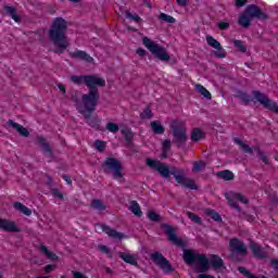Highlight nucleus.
Returning a JSON list of instances; mask_svg holds the SVG:
<instances>
[{
  "mask_svg": "<svg viewBox=\"0 0 278 278\" xmlns=\"http://www.w3.org/2000/svg\"><path fill=\"white\" fill-rule=\"evenodd\" d=\"M187 216H188L189 220H191L195 225H203V220L199 217V215H197L192 212H187Z\"/></svg>",
  "mask_w": 278,
  "mask_h": 278,
  "instance_id": "obj_36",
  "label": "nucleus"
},
{
  "mask_svg": "<svg viewBox=\"0 0 278 278\" xmlns=\"http://www.w3.org/2000/svg\"><path fill=\"white\" fill-rule=\"evenodd\" d=\"M229 205L230 207H233V210H237L238 212H240V206L238 205V203L235 200H229Z\"/></svg>",
  "mask_w": 278,
  "mask_h": 278,
  "instance_id": "obj_52",
  "label": "nucleus"
},
{
  "mask_svg": "<svg viewBox=\"0 0 278 278\" xmlns=\"http://www.w3.org/2000/svg\"><path fill=\"white\" fill-rule=\"evenodd\" d=\"M161 229L164 230V233L167 235V240L172 242V244H175V247H180L184 249L186 247V242H184V239L177 237V230L168 224H162Z\"/></svg>",
  "mask_w": 278,
  "mask_h": 278,
  "instance_id": "obj_8",
  "label": "nucleus"
},
{
  "mask_svg": "<svg viewBox=\"0 0 278 278\" xmlns=\"http://www.w3.org/2000/svg\"><path fill=\"white\" fill-rule=\"evenodd\" d=\"M99 250L102 251V253L110 255V248H108L106 245H100Z\"/></svg>",
  "mask_w": 278,
  "mask_h": 278,
  "instance_id": "obj_55",
  "label": "nucleus"
},
{
  "mask_svg": "<svg viewBox=\"0 0 278 278\" xmlns=\"http://www.w3.org/2000/svg\"><path fill=\"white\" fill-rule=\"evenodd\" d=\"M37 142L43 150L45 154L51 160H53V150L51 149V146L49 144V142H47V139H45V137L42 136H38Z\"/></svg>",
  "mask_w": 278,
  "mask_h": 278,
  "instance_id": "obj_17",
  "label": "nucleus"
},
{
  "mask_svg": "<svg viewBox=\"0 0 278 278\" xmlns=\"http://www.w3.org/2000/svg\"><path fill=\"white\" fill-rule=\"evenodd\" d=\"M126 18H130V21H135V23H142V18L140 15H134L131 12H126Z\"/></svg>",
  "mask_w": 278,
  "mask_h": 278,
  "instance_id": "obj_45",
  "label": "nucleus"
},
{
  "mask_svg": "<svg viewBox=\"0 0 278 278\" xmlns=\"http://www.w3.org/2000/svg\"><path fill=\"white\" fill-rule=\"evenodd\" d=\"M39 251H41V253H45V255L48 257V260H51V262H58L59 257L56 256V254L49 251L46 245H41L39 248Z\"/></svg>",
  "mask_w": 278,
  "mask_h": 278,
  "instance_id": "obj_30",
  "label": "nucleus"
},
{
  "mask_svg": "<svg viewBox=\"0 0 278 278\" xmlns=\"http://www.w3.org/2000/svg\"><path fill=\"white\" fill-rule=\"evenodd\" d=\"M162 160L168 157V151L163 150V153L161 154Z\"/></svg>",
  "mask_w": 278,
  "mask_h": 278,
  "instance_id": "obj_63",
  "label": "nucleus"
},
{
  "mask_svg": "<svg viewBox=\"0 0 278 278\" xmlns=\"http://www.w3.org/2000/svg\"><path fill=\"white\" fill-rule=\"evenodd\" d=\"M163 151H170V139H165L163 142Z\"/></svg>",
  "mask_w": 278,
  "mask_h": 278,
  "instance_id": "obj_51",
  "label": "nucleus"
},
{
  "mask_svg": "<svg viewBox=\"0 0 278 278\" xmlns=\"http://www.w3.org/2000/svg\"><path fill=\"white\" fill-rule=\"evenodd\" d=\"M245 14L250 16V18H257L258 21H267L268 15H266L257 4H249L245 10Z\"/></svg>",
  "mask_w": 278,
  "mask_h": 278,
  "instance_id": "obj_9",
  "label": "nucleus"
},
{
  "mask_svg": "<svg viewBox=\"0 0 278 278\" xmlns=\"http://www.w3.org/2000/svg\"><path fill=\"white\" fill-rule=\"evenodd\" d=\"M7 125L8 127H12V129H15V131H17V134H20V136H22L23 138H29V130L23 125L15 123L12 119H9L7 122Z\"/></svg>",
  "mask_w": 278,
  "mask_h": 278,
  "instance_id": "obj_15",
  "label": "nucleus"
},
{
  "mask_svg": "<svg viewBox=\"0 0 278 278\" xmlns=\"http://www.w3.org/2000/svg\"><path fill=\"white\" fill-rule=\"evenodd\" d=\"M0 229L8 231L9 233H21V229L16 227L14 222L0 218Z\"/></svg>",
  "mask_w": 278,
  "mask_h": 278,
  "instance_id": "obj_13",
  "label": "nucleus"
},
{
  "mask_svg": "<svg viewBox=\"0 0 278 278\" xmlns=\"http://www.w3.org/2000/svg\"><path fill=\"white\" fill-rule=\"evenodd\" d=\"M206 42L208 47H212L213 49H220V43L212 36H206Z\"/></svg>",
  "mask_w": 278,
  "mask_h": 278,
  "instance_id": "obj_38",
  "label": "nucleus"
},
{
  "mask_svg": "<svg viewBox=\"0 0 278 278\" xmlns=\"http://www.w3.org/2000/svg\"><path fill=\"white\" fill-rule=\"evenodd\" d=\"M94 148L97 149V151H100V153H103L105 151V141L96 140Z\"/></svg>",
  "mask_w": 278,
  "mask_h": 278,
  "instance_id": "obj_44",
  "label": "nucleus"
},
{
  "mask_svg": "<svg viewBox=\"0 0 278 278\" xmlns=\"http://www.w3.org/2000/svg\"><path fill=\"white\" fill-rule=\"evenodd\" d=\"M3 9L5 11L7 16H11L13 21H15V23H21V16L16 14V9L14 7L5 4Z\"/></svg>",
  "mask_w": 278,
  "mask_h": 278,
  "instance_id": "obj_24",
  "label": "nucleus"
},
{
  "mask_svg": "<svg viewBox=\"0 0 278 278\" xmlns=\"http://www.w3.org/2000/svg\"><path fill=\"white\" fill-rule=\"evenodd\" d=\"M70 56L73 60H81L83 62H88L89 64L94 62V59L90 56V54H87L86 51L76 50L74 52H70Z\"/></svg>",
  "mask_w": 278,
  "mask_h": 278,
  "instance_id": "obj_16",
  "label": "nucleus"
},
{
  "mask_svg": "<svg viewBox=\"0 0 278 278\" xmlns=\"http://www.w3.org/2000/svg\"><path fill=\"white\" fill-rule=\"evenodd\" d=\"M68 29V23L63 17H56L53 20L51 28L49 30V38L51 42H53L54 47H58L54 53L58 55H62L68 47H71V42L66 37V31Z\"/></svg>",
  "mask_w": 278,
  "mask_h": 278,
  "instance_id": "obj_3",
  "label": "nucleus"
},
{
  "mask_svg": "<svg viewBox=\"0 0 278 278\" xmlns=\"http://www.w3.org/2000/svg\"><path fill=\"white\" fill-rule=\"evenodd\" d=\"M205 138V132L199 128H194L191 132L192 142H199V140H203Z\"/></svg>",
  "mask_w": 278,
  "mask_h": 278,
  "instance_id": "obj_27",
  "label": "nucleus"
},
{
  "mask_svg": "<svg viewBox=\"0 0 278 278\" xmlns=\"http://www.w3.org/2000/svg\"><path fill=\"white\" fill-rule=\"evenodd\" d=\"M140 118L142 119L153 118V112L151 111L150 106L143 110V112L140 114Z\"/></svg>",
  "mask_w": 278,
  "mask_h": 278,
  "instance_id": "obj_41",
  "label": "nucleus"
},
{
  "mask_svg": "<svg viewBox=\"0 0 278 278\" xmlns=\"http://www.w3.org/2000/svg\"><path fill=\"white\" fill-rule=\"evenodd\" d=\"M150 260L153 261L155 266L161 268L163 273H174L175 268H173V265H170V262L164 257V255L160 252H154L150 255Z\"/></svg>",
  "mask_w": 278,
  "mask_h": 278,
  "instance_id": "obj_7",
  "label": "nucleus"
},
{
  "mask_svg": "<svg viewBox=\"0 0 278 278\" xmlns=\"http://www.w3.org/2000/svg\"><path fill=\"white\" fill-rule=\"evenodd\" d=\"M254 151H257V155L260 157V160H262V162H264V164H268V157H266L264 155V152H262L260 149L254 148Z\"/></svg>",
  "mask_w": 278,
  "mask_h": 278,
  "instance_id": "obj_48",
  "label": "nucleus"
},
{
  "mask_svg": "<svg viewBox=\"0 0 278 278\" xmlns=\"http://www.w3.org/2000/svg\"><path fill=\"white\" fill-rule=\"evenodd\" d=\"M62 177H63L64 181H66V184H68V186H71L73 184V180H71V176L63 175Z\"/></svg>",
  "mask_w": 278,
  "mask_h": 278,
  "instance_id": "obj_59",
  "label": "nucleus"
},
{
  "mask_svg": "<svg viewBox=\"0 0 278 278\" xmlns=\"http://www.w3.org/2000/svg\"><path fill=\"white\" fill-rule=\"evenodd\" d=\"M91 207L92 210H97L98 212H105L106 210L105 203H103V201L99 199H93L91 201Z\"/></svg>",
  "mask_w": 278,
  "mask_h": 278,
  "instance_id": "obj_29",
  "label": "nucleus"
},
{
  "mask_svg": "<svg viewBox=\"0 0 278 278\" xmlns=\"http://www.w3.org/2000/svg\"><path fill=\"white\" fill-rule=\"evenodd\" d=\"M252 94L266 108V110H270V112H275V109L277 108V102L270 100L268 97H266L264 93L260 91H253Z\"/></svg>",
  "mask_w": 278,
  "mask_h": 278,
  "instance_id": "obj_10",
  "label": "nucleus"
},
{
  "mask_svg": "<svg viewBox=\"0 0 278 278\" xmlns=\"http://www.w3.org/2000/svg\"><path fill=\"white\" fill-rule=\"evenodd\" d=\"M58 88H59V90L62 92V94H66V88L64 87V85L59 84V85H58Z\"/></svg>",
  "mask_w": 278,
  "mask_h": 278,
  "instance_id": "obj_61",
  "label": "nucleus"
},
{
  "mask_svg": "<svg viewBox=\"0 0 278 278\" xmlns=\"http://www.w3.org/2000/svg\"><path fill=\"white\" fill-rule=\"evenodd\" d=\"M195 90H197L200 94H202V97H203L204 99L212 100V93H210V92L207 91V89H206L205 87H203V85L197 84V85H195Z\"/></svg>",
  "mask_w": 278,
  "mask_h": 278,
  "instance_id": "obj_32",
  "label": "nucleus"
},
{
  "mask_svg": "<svg viewBox=\"0 0 278 278\" xmlns=\"http://www.w3.org/2000/svg\"><path fill=\"white\" fill-rule=\"evenodd\" d=\"M182 260L185 264L192 265L197 264L199 260V254L194 253L192 250H184Z\"/></svg>",
  "mask_w": 278,
  "mask_h": 278,
  "instance_id": "obj_18",
  "label": "nucleus"
},
{
  "mask_svg": "<svg viewBox=\"0 0 278 278\" xmlns=\"http://www.w3.org/2000/svg\"><path fill=\"white\" fill-rule=\"evenodd\" d=\"M194 264L198 273H207L210 270V261L205 254H198V260Z\"/></svg>",
  "mask_w": 278,
  "mask_h": 278,
  "instance_id": "obj_12",
  "label": "nucleus"
},
{
  "mask_svg": "<svg viewBox=\"0 0 278 278\" xmlns=\"http://www.w3.org/2000/svg\"><path fill=\"white\" fill-rule=\"evenodd\" d=\"M98 225L99 227H101L102 231L108 235L109 238H113L114 240H123V238H125L124 233L118 232L115 229H112L110 226L105 224Z\"/></svg>",
  "mask_w": 278,
  "mask_h": 278,
  "instance_id": "obj_14",
  "label": "nucleus"
},
{
  "mask_svg": "<svg viewBox=\"0 0 278 278\" xmlns=\"http://www.w3.org/2000/svg\"><path fill=\"white\" fill-rule=\"evenodd\" d=\"M72 101H73L74 103H76V110H77V105H79V103H81V101L79 102V100L77 99V96H73V97H72Z\"/></svg>",
  "mask_w": 278,
  "mask_h": 278,
  "instance_id": "obj_62",
  "label": "nucleus"
},
{
  "mask_svg": "<svg viewBox=\"0 0 278 278\" xmlns=\"http://www.w3.org/2000/svg\"><path fill=\"white\" fill-rule=\"evenodd\" d=\"M71 81L76 84V86H81L85 84L88 88V93L81 96V103L77 104V111L83 114L86 123L90 127H97V119L92 118V112L97 110L99 105V100L101 94L99 93V88H105V79L96 75H85V76H72Z\"/></svg>",
  "mask_w": 278,
  "mask_h": 278,
  "instance_id": "obj_1",
  "label": "nucleus"
},
{
  "mask_svg": "<svg viewBox=\"0 0 278 278\" xmlns=\"http://www.w3.org/2000/svg\"><path fill=\"white\" fill-rule=\"evenodd\" d=\"M51 194L56 199H64V194L59 189H51Z\"/></svg>",
  "mask_w": 278,
  "mask_h": 278,
  "instance_id": "obj_50",
  "label": "nucleus"
},
{
  "mask_svg": "<svg viewBox=\"0 0 278 278\" xmlns=\"http://www.w3.org/2000/svg\"><path fill=\"white\" fill-rule=\"evenodd\" d=\"M206 216H210L212 220H215V223H223V217H220V214L216 212L215 210L212 208H206L205 210Z\"/></svg>",
  "mask_w": 278,
  "mask_h": 278,
  "instance_id": "obj_28",
  "label": "nucleus"
},
{
  "mask_svg": "<svg viewBox=\"0 0 278 278\" xmlns=\"http://www.w3.org/2000/svg\"><path fill=\"white\" fill-rule=\"evenodd\" d=\"M118 256L121 260H124L126 264H130L131 266H138V258L134 254H127L125 252H119Z\"/></svg>",
  "mask_w": 278,
  "mask_h": 278,
  "instance_id": "obj_21",
  "label": "nucleus"
},
{
  "mask_svg": "<svg viewBox=\"0 0 278 278\" xmlns=\"http://www.w3.org/2000/svg\"><path fill=\"white\" fill-rule=\"evenodd\" d=\"M13 207L15 210H17V212H21L22 214H24L25 216H31V210L27 206H25L23 203L21 202H15L13 204Z\"/></svg>",
  "mask_w": 278,
  "mask_h": 278,
  "instance_id": "obj_25",
  "label": "nucleus"
},
{
  "mask_svg": "<svg viewBox=\"0 0 278 278\" xmlns=\"http://www.w3.org/2000/svg\"><path fill=\"white\" fill-rule=\"evenodd\" d=\"M208 265H211L214 270H220L222 268H225V261L216 254H211Z\"/></svg>",
  "mask_w": 278,
  "mask_h": 278,
  "instance_id": "obj_19",
  "label": "nucleus"
},
{
  "mask_svg": "<svg viewBox=\"0 0 278 278\" xmlns=\"http://www.w3.org/2000/svg\"><path fill=\"white\" fill-rule=\"evenodd\" d=\"M233 45H235L236 49H238V51H240V53H247V46H244V41L235 39Z\"/></svg>",
  "mask_w": 278,
  "mask_h": 278,
  "instance_id": "obj_39",
  "label": "nucleus"
},
{
  "mask_svg": "<svg viewBox=\"0 0 278 278\" xmlns=\"http://www.w3.org/2000/svg\"><path fill=\"white\" fill-rule=\"evenodd\" d=\"M178 5H180L181 8H186V5H188V0H176Z\"/></svg>",
  "mask_w": 278,
  "mask_h": 278,
  "instance_id": "obj_60",
  "label": "nucleus"
},
{
  "mask_svg": "<svg viewBox=\"0 0 278 278\" xmlns=\"http://www.w3.org/2000/svg\"><path fill=\"white\" fill-rule=\"evenodd\" d=\"M214 55L218 59L227 58V51L224 50L223 46H219V48H216V51H214Z\"/></svg>",
  "mask_w": 278,
  "mask_h": 278,
  "instance_id": "obj_42",
  "label": "nucleus"
},
{
  "mask_svg": "<svg viewBox=\"0 0 278 278\" xmlns=\"http://www.w3.org/2000/svg\"><path fill=\"white\" fill-rule=\"evenodd\" d=\"M274 112L278 114V105L276 104V108L274 109Z\"/></svg>",
  "mask_w": 278,
  "mask_h": 278,
  "instance_id": "obj_64",
  "label": "nucleus"
},
{
  "mask_svg": "<svg viewBox=\"0 0 278 278\" xmlns=\"http://www.w3.org/2000/svg\"><path fill=\"white\" fill-rule=\"evenodd\" d=\"M235 99H240L243 105H249V103L253 101V98L251 97V94L240 90L235 93Z\"/></svg>",
  "mask_w": 278,
  "mask_h": 278,
  "instance_id": "obj_23",
  "label": "nucleus"
},
{
  "mask_svg": "<svg viewBox=\"0 0 278 278\" xmlns=\"http://www.w3.org/2000/svg\"><path fill=\"white\" fill-rule=\"evenodd\" d=\"M251 21L252 17H250L245 11H243V13L239 16L238 23L241 27H243V29H249V27H251Z\"/></svg>",
  "mask_w": 278,
  "mask_h": 278,
  "instance_id": "obj_22",
  "label": "nucleus"
},
{
  "mask_svg": "<svg viewBox=\"0 0 278 278\" xmlns=\"http://www.w3.org/2000/svg\"><path fill=\"white\" fill-rule=\"evenodd\" d=\"M122 134L125 137V140L128 144H131V140H134V132L129 128L122 129Z\"/></svg>",
  "mask_w": 278,
  "mask_h": 278,
  "instance_id": "obj_37",
  "label": "nucleus"
},
{
  "mask_svg": "<svg viewBox=\"0 0 278 278\" xmlns=\"http://www.w3.org/2000/svg\"><path fill=\"white\" fill-rule=\"evenodd\" d=\"M217 177H219V179H224V181H233L235 175L232 174L231 170L226 169L217 172Z\"/></svg>",
  "mask_w": 278,
  "mask_h": 278,
  "instance_id": "obj_26",
  "label": "nucleus"
},
{
  "mask_svg": "<svg viewBox=\"0 0 278 278\" xmlns=\"http://www.w3.org/2000/svg\"><path fill=\"white\" fill-rule=\"evenodd\" d=\"M106 129L108 131H111V134H116L118 132V124L110 122L106 124Z\"/></svg>",
  "mask_w": 278,
  "mask_h": 278,
  "instance_id": "obj_46",
  "label": "nucleus"
},
{
  "mask_svg": "<svg viewBox=\"0 0 278 278\" xmlns=\"http://www.w3.org/2000/svg\"><path fill=\"white\" fill-rule=\"evenodd\" d=\"M102 168L106 175H110L111 173L113 179L123 178V164L114 157H108L102 164Z\"/></svg>",
  "mask_w": 278,
  "mask_h": 278,
  "instance_id": "obj_6",
  "label": "nucleus"
},
{
  "mask_svg": "<svg viewBox=\"0 0 278 278\" xmlns=\"http://www.w3.org/2000/svg\"><path fill=\"white\" fill-rule=\"evenodd\" d=\"M148 218L152 220V223H160L161 220L160 214L155 213L154 211L148 212Z\"/></svg>",
  "mask_w": 278,
  "mask_h": 278,
  "instance_id": "obj_43",
  "label": "nucleus"
},
{
  "mask_svg": "<svg viewBox=\"0 0 278 278\" xmlns=\"http://www.w3.org/2000/svg\"><path fill=\"white\" fill-rule=\"evenodd\" d=\"M235 5L237 8H244V5H247V0H236Z\"/></svg>",
  "mask_w": 278,
  "mask_h": 278,
  "instance_id": "obj_53",
  "label": "nucleus"
},
{
  "mask_svg": "<svg viewBox=\"0 0 278 278\" xmlns=\"http://www.w3.org/2000/svg\"><path fill=\"white\" fill-rule=\"evenodd\" d=\"M56 267H58L56 265H47V266H46V273H47V274L53 273V270H54Z\"/></svg>",
  "mask_w": 278,
  "mask_h": 278,
  "instance_id": "obj_56",
  "label": "nucleus"
},
{
  "mask_svg": "<svg viewBox=\"0 0 278 278\" xmlns=\"http://www.w3.org/2000/svg\"><path fill=\"white\" fill-rule=\"evenodd\" d=\"M137 55H140L141 58H144V55H147V50L139 48L137 50Z\"/></svg>",
  "mask_w": 278,
  "mask_h": 278,
  "instance_id": "obj_57",
  "label": "nucleus"
},
{
  "mask_svg": "<svg viewBox=\"0 0 278 278\" xmlns=\"http://www.w3.org/2000/svg\"><path fill=\"white\" fill-rule=\"evenodd\" d=\"M250 249L257 260H266V252H264V249L261 248L260 244L252 242L250 244Z\"/></svg>",
  "mask_w": 278,
  "mask_h": 278,
  "instance_id": "obj_20",
  "label": "nucleus"
},
{
  "mask_svg": "<svg viewBox=\"0 0 278 278\" xmlns=\"http://www.w3.org/2000/svg\"><path fill=\"white\" fill-rule=\"evenodd\" d=\"M151 129L154 131V134H164V126H162V124H160L157 121L151 122Z\"/></svg>",
  "mask_w": 278,
  "mask_h": 278,
  "instance_id": "obj_34",
  "label": "nucleus"
},
{
  "mask_svg": "<svg viewBox=\"0 0 278 278\" xmlns=\"http://www.w3.org/2000/svg\"><path fill=\"white\" fill-rule=\"evenodd\" d=\"M146 164L149 166V168L156 170L161 177L167 179V177L173 175L174 179H176L177 184L180 186L189 188V190H197V184H194V180L186 178L185 169H179L177 167L168 168V165L153 159H147Z\"/></svg>",
  "mask_w": 278,
  "mask_h": 278,
  "instance_id": "obj_2",
  "label": "nucleus"
},
{
  "mask_svg": "<svg viewBox=\"0 0 278 278\" xmlns=\"http://www.w3.org/2000/svg\"><path fill=\"white\" fill-rule=\"evenodd\" d=\"M129 210L135 216H138V218L142 216V210H140V204H138V202L132 201Z\"/></svg>",
  "mask_w": 278,
  "mask_h": 278,
  "instance_id": "obj_33",
  "label": "nucleus"
},
{
  "mask_svg": "<svg viewBox=\"0 0 278 278\" xmlns=\"http://www.w3.org/2000/svg\"><path fill=\"white\" fill-rule=\"evenodd\" d=\"M217 27L218 29H222L223 31H225L226 29H229L230 24L228 22H219L217 23Z\"/></svg>",
  "mask_w": 278,
  "mask_h": 278,
  "instance_id": "obj_49",
  "label": "nucleus"
},
{
  "mask_svg": "<svg viewBox=\"0 0 278 278\" xmlns=\"http://www.w3.org/2000/svg\"><path fill=\"white\" fill-rule=\"evenodd\" d=\"M142 42L150 53L156 56L161 62H168V60H170V55L166 51V48L155 43V41L151 40L149 37H143Z\"/></svg>",
  "mask_w": 278,
  "mask_h": 278,
  "instance_id": "obj_4",
  "label": "nucleus"
},
{
  "mask_svg": "<svg viewBox=\"0 0 278 278\" xmlns=\"http://www.w3.org/2000/svg\"><path fill=\"white\" fill-rule=\"evenodd\" d=\"M235 199H237V201H240L241 203H244L245 205L249 203V199H247V197L241 193H236Z\"/></svg>",
  "mask_w": 278,
  "mask_h": 278,
  "instance_id": "obj_47",
  "label": "nucleus"
},
{
  "mask_svg": "<svg viewBox=\"0 0 278 278\" xmlns=\"http://www.w3.org/2000/svg\"><path fill=\"white\" fill-rule=\"evenodd\" d=\"M233 142L236 144L240 146L242 151H244V153H250L251 154V153H253V150L255 149V148H250L249 144L242 142V140H240V138H238V137L233 138Z\"/></svg>",
  "mask_w": 278,
  "mask_h": 278,
  "instance_id": "obj_31",
  "label": "nucleus"
},
{
  "mask_svg": "<svg viewBox=\"0 0 278 278\" xmlns=\"http://www.w3.org/2000/svg\"><path fill=\"white\" fill-rule=\"evenodd\" d=\"M170 129L173 130V142L177 144V147H184L186 144V140H188V135L186 134V124L181 121H174L170 124Z\"/></svg>",
  "mask_w": 278,
  "mask_h": 278,
  "instance_id": "obj_5",
  "label": "nucleus"
},
{
  "mask_svg": "<svg viewBox=\"0 0 278 278\" xmlns=\"http://www.w3.org/2000/svg\"><path fill=\"white\" fill-rule=\"evenodd\" d=\"M73 277L74 278H88L84 274H81L80 271H74Z\"/></svg>",
  "mask_w": 278,
  "mask_h": 278,
  "instance_id": "obj_58",
  "label": "nucleus"
},
{
  "mask_svg": "<svg viewBox=\"0 0 278 278\" xmlns=\"http://www.w3.org/2000/svg\"><path fill=\"white\" fill-rule=\"evenodd\" d=\"M205 162L204 161H198L193 163L192 172L193 173H201L202 170H205Z\"/></svg>",
  "mask_w": 278,
  "mask_h": 278,
  "instance_id": "obj_35",
  "label": "nucleus"
},
{
  "mask_svg": "<svg viewBox=\"0 0 278 278\" xmlns=\"http://www.w3.org/2000/svg\"><path fill=\"white\" fill-rule=\"evenodd\" d=\"M159 20L163 21V23H170V24L175 23V21H176L175 17H173L166 13H161L159 15Z\"/></svg>",
  "mask_w": 278,
  "mask_h": 278,
  "instance_id": "obj_40",
  "label": "nucleus"
},
{
  "mask_svg": "<svg viewBox=\"0 0 278 278\" xmlns=\"http://www.w3.org/2000/svg\"><path fill=\"white\" fill-rule=\"evenodd\" d=\"M270 266L274 268V270H278V258H273L270 261Z\"/></svg>",
  "mask_w": 278,
  "mask_h": 278,
  "instance_id": "obj_54",
  "label": "nucleus"
},
{
  "mask_svg": "<svg viewBox=\"0 0 278 278\" xmlns=\"http://www.w3.org/2000/svg\"><path fill=\"white\" fill-rule=\"evenodd\" d=\"M231 253H238V255H247V244L240 241L238 238H232L229 242Z\"/></svg>",
  "mask_w": 278,
  "mask_h": 278,
  "instance_id": "obj_11",
  "label": "nucleus"
}]
</instances>
